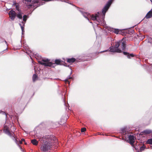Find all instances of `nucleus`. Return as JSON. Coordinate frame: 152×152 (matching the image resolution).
Listing matches in <instances>:
<instances>
[{
	"instance_id": "1",
	"label": "nucleus",
	"mask_w": 152,
	"mask_h": 152,
	"mask_svg": "<svg viewBox=\"0 0 152 152\" xmlns=\"http://www.w3.org/2000/svg\"><path fill=\"white\" fill-rule=\"evenodd\" d=\"M47 137V139L46 138L43 137H41L39 139V141L42 143L41 149L44 152H46L50 150L53 144L56 143L57 141L53 136H48Z\"/></svg>"
},
{
	"instance_id": "2",
	"label": "nucleus",
	"mask_w": 152,
	"mask_h": 152,
	"mask_svg": "<svg viewBox=\"0 0 152 152\" xmlns=\"http://www.w3.org/2000/svg\"><path fill=\"white\" fill-rule=\"evenodd\" d=\"M112 2L113 0L109 1L103 9L102 11V14L98 12L95 15H92L91 17V19L93 20H96L103 26L105 24V23L104 20L105 14Z\"/></svg>"
},
{
	"instance_id": "3",
	"label": "nucleus",
	"mask_w": 152,
	"mask_h": 152,
	"mask_svg": "<svg viewBox=\"0 0 152 152\" xmlns=\"http://www.w3.org/2000/svg\"><path fill=\"white\" fill-rule=\"evenodd\" d=\"M39 0H25V3H27V5L29 6V7H31L32 6L33 7H36L35 8L37 7L38 6L37 5V3L39 2Z\"/></svg>"
},
{
	"instance_id": "4",
	"label": "nucleus",
	"mask_w": 152,
	"mask_h": 152,
	"mask_svg": "<svg viewBox=\"0 0 152 152\" xmlns=\"http://www.w3.org/2000/svg\"><path fill=\"white\" fill-rule=\"evenodd\" d=\"M126 46V44L123 40L122 39L121 41L118 42H116L114 47L117 49H121L122 50H124Z\"/></svg>"
},
{
	"instance_id": "5",
	"label": "nucleus",
	"mask_w": 152,
	"mask_h": 152,
	"mask_svg": "<svg viewBox=\"0 0 152 152\" xmlns=\"http://www.w3.org/2000/svg\"><path fill=\"white\" fill-rule=\"evenodd\" d=\"M4 132L10 137H11L13 140H15V137H14V133H10L9 131L8 127L6 125H5L4 127Z\"/></svg>"
},
{
	"instance_id": "6",
	"label": "nucleus",
	"mask_w": 152,
	"mask_h": 152,
	"mask_svg": "<svg viewBox=\"0 0 152 152\" xmlns=\"http://www.w3.org/2000/svg\"><path fill=\"white\" fill-rule=\"evenodd\" d=\"M49 60L48 59H43L41 61H39V63L45 66H51L52 64L49 61Z\"/></svg>"
},
{
	"instance_id": "7",
	"label": "nucleus",
	"mask_w": 152,
	"mask_h": 152,
	"mask_svg": "<svg viewBox=\"0 0 152 152\" xmlns=\"http://www.w3.org/2000/svg\"><path fill=\"white\" fill-rule=\"evenodd\" d=\"M9 17L12 20H13L16 16V13L13 10H10L9 13Z\"/></svg>"
},
{
	"instance_id": "8",
	"label": "nucleus",
	"mask_w": 152,
	"mask_h": 152,
	"mask_svg": "<svg viewBox=\"0 0 152 152\" xmlns=\"http://www.w3.org/2000/svg\"><path fill=\"white\" fill-rule=\"evenodd\" d=\"M110 51L112 52L121 53V50L120 49H117L115 47L112 46L110 48Z\"/></svg>"
},
{
	"instance_id": "9",
	"label": "nucleus",
	"mask_w": 152,
	"mask_h": 152,
	"mask_svg": "<svg viewBox=\"0 0 152 152\" xmlns=\"http://www.w3.org/2000/svg\"><path fill=\"white\" fill-rule=\"evenodd\" d=\"M129 139L130 143L131 145H133L135 139L133 135H130L129 136Z\"/></svg>"
},
{
	"instance_id": "10",
	"label": "nucleus",
	"mask_w": 152,
	"mask_h": 152,
	"mask_svg": "<svg viewBox=\"0 0 152 152\" xmlns=\"http://www.w3.org/2000/svg\"><path fill=\"white\" fill-rule=\"evenodd\" d=\"M152 17V10L150 11L145 16L146 18H149Z\"/></svg>"
},
{
	"instance_id": "11",
	"label": "nucleus",
	"mask_w": 152,
	"mask_h": 152,
	"mask_svg": "<svg viewBox=\"0 0 152 152\" xmlns=\"http://www.w3.org/2000/svg\"><path fill=\"white\" fill-rule=\"evenodd\" d=\"M75 58H71L67 59V61L69 63H73L75 61Z\"/></svg>"
},
{
	"instance_id": "12",
	"label": "nucleus",
	"mask_w": 152,
	"mask_h": 152,
	"mask_svg": "<svg viewBox=\"0 0 152 152\" xmlns=\"http://www.w3.org/2000/svg\"><path fill=\"white\" fill-rule=\"evenodd\" d=\"M22 23L23 24V25H22L21 24H19V25L20 26L22 31V34H23V32H24V24L25 23H24L23 22H22Z\"/></svg>"
},
{
	"instance_id": "13",
	"label": "nucleus",
	"mask_w": 152,
	"mask_h": 152,
	"mask_svg": "<svg viewBox=\"0 0 152 152\" xmlns=\"http://www.w3.org/2000/svg\"><path fill=\"white\" fill-rule=\"evenodd\" d=\"M31 142L34 145H37L38 142L36 139H33L31 140Z\"/></svg>"
},
{
	"instance_id": "14",
	"label": "nucleus",
	"mask_w": 152,
	"mask_h": 152,
	"mask_svg": "<svg viewBox=\"0 0 152 152\" xmlns=\"http://www.w3.org/2000/svg\"><path fill=\"white\" fill-rule=\"evenodd\" d=\"M152 131L149 129H147L144 131L143 133L145 134H148L151 133Z\"/></svg>"
},
{
	"instance_id": "15",
	"label": "nucleus",
	"mask_w": 152,
	"mask_h": 152,
	"mask_svg": "<svg viewBox=\"0 0 152 152\" xmlns=\"http://www.w3.org/2000/svg\"><path fill=\"white\" fill-rule=\"evenodd\" d=\"M112 31L116 34H118L119 33L120 30L118 29L112 28Z\"/></svg>"
},
{
	"instance_id": "16",
	"label": "nucleus",
	"mask_w": 152,
	"mask_h": 152,
	"mask_svg": "<svg viewBox=\"0 0 152 152\" xmlns=\"http://www.w3.org/2000/svg\"><path fill=\"white\" fill-rule=\"evenodd\" d=\"M19 12L18 14L17 15L16 14V16L18 18L21 19L22 18V13L20 12V11Z\"/></svg>"
},
{
	"instance_id": "17",
	"label": "nucleus",
	"mask_w": 152,
	"mask_h": 152,
	"mask_svg": "<svg viewBox=\"0 0 152 152\" xmlns=\"http://www.w3.org/2000/svg\"><path fill=\"white\" fill-rule=\"evenodd\" d=\"M83 16L86 18L88 20V17L90 16V15L89 14L87 13H85L83 14Z\"/></svg>"
},
{
	"instance_id": "18",
	"label": "nucleus",
	"mask_w": 152,
	"mask_h": 152,
	"mask_svg": "<svg viewBox=\"0 0 152 152\" xmlns=\"http://www.w3.org/2000/svg\"><path fill=\"white\" fill-rule=\"evenodd\" d=\"M62 61L60 59H56L55 60V62L56 64H59Z\"/></svg>"
},
{
	"instance_id": "19",
	"label": "nucleus",
	"mask_w": 152,
	"mask_h": 152,
	"mask_svg": "<svg viewBox=\"0 0 152 152\" xmlns=\"http://www.w3.org/2000/svg\"><path fill=\"white\" fill-rule=\"evenodd\" d=\"M146 143L147 144L152 145V138L148 139L146 141Z\"/></svg>"
},
{
	"instance_id": "20",
	"label": "nucleus",
	"mask_w": 152,
	"mask_h": 152,
	"mask_svg": "<svg viewBox=\"0 0 152 152\" xmlns=\"http://www.w3.org/2000/svg\"><path fill=\"white\" fill-rule=\"evenodd\" d=\"M37 78V76L35 74H34L33 76V80L34 82L35 81Z\"/></svg>"
},
{
	"instance_id": "21",
	"label": "nucleus",
	"mask_w": 152,
	"mask_h": 152,
	"mask_svg": "<svg viewBox=\"0 0 152 152\" xmlns=\"http://www.w3.org/2000/svg\"><path fill=\"white\" fill-rule=\"evenodd\" d=\"M72 79V77H68L65 80V82L66 83H68L69 84V79Z\"/></svg>"
},
{
	"instance_id": "22",
	"label": "nucleus",
	"mask_w": 152,
	"mask_h": 152,
	"mask_svg": "<svg viewBox=\"0 0 152 152\" xmlns=\"http://www.w3.org/2000/svg\"><path fill=\"white\" fill-rule=\"evenodd\" d=\"M27 15H24L23 16V21L25 22L27 20Z\"/></svg>"
},
{
	"instance_id": "23",
	"label": "nucleus",
	"mask_w": 152,
	"mask_h": 152,
	"mask_svg": "<svg viewBox=\"0 0 152 152\" xmlns=\"http://www.w3.org/2000/svg\"><path fill=\"white\" fill-rule=\"evenodd\" d=\"M13 5L16 6V10H18L19 12H20V10L19 9V6L17 5L16 4H14Z\"/></svg>"
},
{
	"instance_id": "24",
	"label": "nucleus",
	"mask_w": 152,
	"mask_h": 152,
	"mask_svg": "<svg viewBox=\"0 0 152 152\" xmlns=\"http://www.w3.org/2000/svg\"><path fill=\"white\" fill-rule=\"evenodd\" d=\"M86 130V129L85 128H82L81 129V132H84Z\"/></svg>"
},
{
	"instance_id": "25",
	"label": "nucleus",
	"mask_w": 152,
	"mask_h": 152,
	"mask_svg": "<svg viewBox=\"0 0 152 152\" xmlns=\"http://www.w3.org/2000/svg\"><path fill=\"white\" fill-rule=\"evenodd\" d=\"M144 148H145L144 146V145H143V146H141L140 148V150L141 151H143L144 150Z\"/></svg>"
},
{
	"instance_id": "26",
	"label": "nucleus",
	"mask_w": 152,
	"mask_h": 152,
	"mask_svg": "<svg viewBox=\"0 0 152 152\" xmlns=\"http://www.w3.org/2000/svg\"><path fill=\"white\" fill-rule=\"evenodd\" d=\"M130 56L131 57H133V55L132 54H130L129 55V54L127 55V57L129 58H130Z\"/></svg>"
},
{
	"instance_id": "27",
	"label": "nucleus",
	"mask_w": 152,
	"mask_h": 152,
	"mask_svg": "<svg viewBox=\"0 0 152 152\" xmlns=\"http://www.w3.org/2000/svg\"><path fill=\"white\" fill-rule=\"evenodd\" d=\"M149 42H150L151 43H152V39L150 38L149 39Z\"/></svg>"
},
{
	"instance_id": "28",
	"label": "nucleus",
	"mask_w": 152,
	"mask_h": 152,
	"mask_svg": "<svg viewBox=\"0 0 152 152\" xmlns=\"http://www.w3.org/2000/svg\"><path fill=\"white\" fill-rule=\"evenodd\" d=\"M124 54L125 55H126L128 54L126 52H123Z\"/></svg>"
},
{
	"instance_id": "29",
	"label": "nucleus",
	"mask_w": 152,
	"mask_h": 152,
	"mask_svg": "<svg viewBox=\"0 0 152 152\" xmlns=\"http://www.w3.org/2000/svg\"><path fill=\"white\" fill-rule=\"evenodd\" d=\"M108 51V50H104V51H102L101 52H105L106 51Z\"/></svg>"
},
{
	"instance_id": "30",
	"label": "nucleus",
	"mask_w": 152,
	"mask_h": 152,
	"mask_svg": "<svg viewBox=\"0 0 152 152\" xmlns=\"http://www.w3.org/2000/svg\"><path fill=\"white\" fill-rule=\"evenodd\" d=\"M3 114L5 115L6 116V117L7 116V115H6V114L5 113V112H3Z\"/></svg>"
},
{
	"instance_id": "31",
	"label": "nucleus",
	"mask_w": 152,
	"mask_h": 152,
	"mask_svg": "<svg viewBox=\"0 0 152 152\" xmlns=\"http://www.w3.org/2000/svg\"><path fill=\"white\" fill-rule=\"evenodd\" d=\"M21 141L22 142L23 141H25V140L23 139H22L21 140Z\"/></svg>"
},
{
	"instance_id": "32",
	"label": "nucleus",
	"mask_w": 152,
	"mask_h": 152,
	"mask_svg": "<svg viewBox=\"0 0 152 152\" xmlns=\"http://www.w3.org/2000/svg\"><path fill=\"white\" fill-rule=\"evenodd\" d=\"M22 142L21 140L20 141H19V143L20 144H22Z\"/></svg>"
},
{
	"instance_id": "33",
	"label": "nucleus",
	"mask_w": 152,
	"mask_h": 152,
	"mask_svg": "<svg viewBox=\"0 0 152 152\" xmlns=\"http://www.w3.org/2000/svg\"><path fill=\"white\" fill-rule=\"evenodd\" d=\"M15 141L16 142V143H17V142H16V141H17V140L15 139Z\"/></svg>"
},
{
	"instance_id": "34",
	"label": "nucleus",
	"mask_w": 152,
	"mask_h": 152,
	"mask_svg": "<svg viewBox=\"0 0 152 152\" xmlns=\"http://www.w3.org/2000/svg\"><path fill=\"white\" fill-rule=\"evenodd\" d=\"M20 148L21 149V150H22V149L21 147H20Z\"/></svg>"
}]
</instances>
